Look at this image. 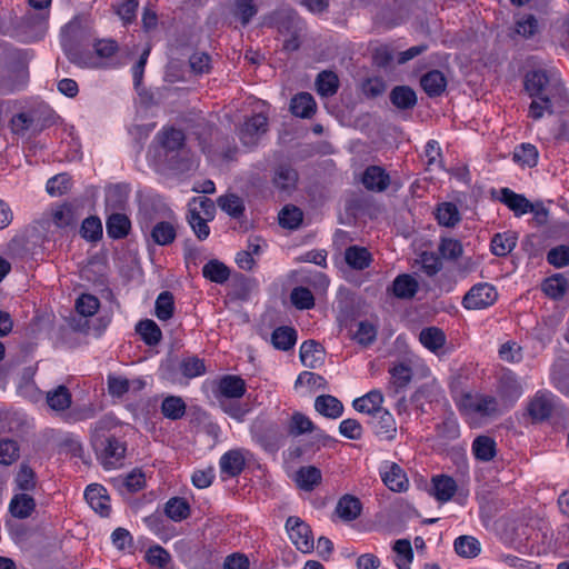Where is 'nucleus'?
<instances>
[{"mask_svg": "<svg viewBox=\"0 0 569 569\" xmlns=\"http://www.w3.org/2000/svg\"><path fill=\"white\" fill-rule=\"evenodd\" d=\"M525 89L532 99L528 117L535 121L562 112L569 106V94L556 70H533L526 74Z\"/></svg>", "mask_w": 569, "mask_h": 569, "instance_id": "f257e3e1", "label": "nucleus"}, {"mask_svg": "<svg viewBox=\"0 0 569 569\" xmlns=\"http://www.w3.org/2000/svg\"><path fill=\"white\" fill-rule=\"evenodd\" d=\"M118 423L110 416H103L90 428V443L97 459L104 469H116L126 456V442L117 433Z\"/></svg>", "mask_w": 569, "mask_h": 569, "instance_id": "f03ea898", "label": "nucleus"}, {"mask_svg": "<svg viewBox=\"0 0 569 569\" xmlns=\"http://www.w3.org/2000/svg\"><path fill=\"white\" fill-rule=\"evenodd\" d=\"M90 34L88 21L77 16L61 29L60 43L71 63L80 68L98 69L102 63L93 57V53L80 48L90 38Z\"/></svg>", "mask_w": 569, "mask_h": 569, "instance_id": "7ed1b4c3", "label": "nucleus"}, {"mask_svg": "<svg viewBox=\"0 0 569 569\" xmlns=\"http://www.w3.org/2000/svg\"><path fill=\"white\" fill-rule=\"evenodd\" d=\"M456 406L470 427L499 417L505 412L498 397L482 392H463L455 399Z\"/></svg>", "mask_w": 569, "mask_h": 569, "instance_id": "20e7f679", "label": "nucleus"}, {"mask_svg": "<svg viewBox=\"0 0 569 569\" xmlns=\"http://www.w3.org/2000/svg\"><path fill=\"white\" fill-rule=\"evenodd\" d=\"M271 24L284 37L283 48L287 51H295L299 48V36L303 29V22L296 11L289 8L277 10L271 16Z\"/></svg>", "mask_w": 569, "mask_h": 569, "instance_id": "39448f33", "label": "nucleus"}, {"mask_svg": "<svg viewBox=\"0 0 569 569\" xmlns=\"http://www.w3.org/2000/svg\"><path fill=\"white\" fill-rule=\"evenodd\" d=\"M497 391L498 399L506 411L523 395V387L519 377L515 372L507 370L499 378Z\"/></svg>", "mask_w": 569, "mask_h": 569, "instance_id": "423d86ee", "label": "nucleus"}, {"mask_svg": "<svg viewBox=\"0 0 569 569\" xmlns=\"http://www.w3.org/2000/svg\"><path fill=\"white\" fill-rule=\"evenodd\" d=\"M497 298L496 288L487 282H481L469 289L461 303L467 310H480L492 306Z\"/></svg>", "mask_w": 569, "mask_h": 569, "instance_id": "0eeeda50", "label": "nucleus"}, {"mask_svg": "<svg viewBox=\"0 0 569 569\" xmlns=\"http://www.w3.org/2000/svg\"><path fill=\"white\" fill-rule=\"evenodd\" d=\"M286 530L289 539L298 550L309 553L315 548L313 536L310 527L299 517L291 516L286 521Z\"/></svg>", "mask_w": 569, "mask_h": 569, "instance_id": "6e6552de", "label": "nucleus"}, {"mask_svg": "<svg viewBox=\"0 0 569 569\" xmlns=\"http://www.w3.org/2000/svg\"><path fill=\"white\" fill-rule=\"evenodd\" d=\"M83 214V206L79 201H70L53 206L50 210L52 223L59 229H72Z\"/></svg>", "mask_w": 569, "mask_h": 569, "instance_id": "1a4fd4ad", "label": "nucleus"}, {"mask_svg": "<svg viewBox=\"0 0 569 569\" xmlns=\"http://www.w3.org/2000/svg\"><path fill=\"white\" fill-rule=\"evenodd\" d=\"M379 476L383 485L393 492H406L409 489V479L406 471L396 462L385 460L379 466Z\"/></svg>", "mask_w": 569, "mask_h": 569, "instance_id": "9d476101", "label": "nucleus"}, {"mask_svg": "<svg viewBox=\"0 0 569 569\" xmlns=\"http://www.w3.org/2000/svg\"><path fill=\"white\" fill-rule=\"evenodd\" d=\"M48 14L44 12L28 11L19 21L18 28L24 41H38L47 32Z\"/></svg>", "mask_w": 569, "mask_h": 569, "instance_id": "9b49d317", "label": "nucleus"}, {"mask_svg": "<svg viewBox=\"0 0 569 569\" xmlns=\"http://www.w3.org/2000/svg\"><path fill=\"white\" fill-rule=\"evenodd\" d=\"M556 405L557 397L552 392L539 390L528 402V415L533 421H545L551 417Z\"/></svg>", "mask_w": 569, "mask_h": 569, "instance_id": "f8f14e48", "label": "nucleus"}, {"mask_svg": "<svg viewBox=\"0 0 569 569\" xmlns=\"http://www.w3.org/2000/svg\"><path fill=\"white\" fill-rule=\"evenodd\" d=\"M268 129V118L262 113L250 117L242 124L239 136L244 146H254L261 134Z\"/></svg>", "mask_w": 569, "mask_h": 569, "instance_id": "ddd939ff", "label": "nucleus"}, {"mask_svg": "<svg viewBox=\"0 0 569 569\" xmlns=\"http://www.w3.org/2000/svg\"><path fill=\"white\" fill-rule=\"evenodd\" d=\"M363 187L372 192L386 191L391 182L389 173L380 166H369L362 173Z\"/></svg>", "mask_w": 569, "mask_h": 569, "instance_id": "4468645a", "label": "nucleus"}, {"mask_svg": "<svg viewBox=\"0 0 569 569\" xmlns=\"http://www.w3.org/2000/svg\"><path fill=\"white\" fill-rule=\"evenodd\" d=\"M419 291V282L415 276L409 273L398 274L391 286L387 289L388 293H391L398 299L410 300Z\"/></svg>", "mask_w": 569, "mask_h": 569, "instance_id": "2eb2a0df", "label": "nucleus"}, {"mask_svg": "<svg viewBox=\"0 0 569 569\" xmlns=\"http://www.w3.org/2000/svg\"><path fill=\"white\" fill-rule=\"evenodd\" d=\"M84 498L92 510L101 517H108L110 513V498L107 489L98 483L89 485L84 491Z\"/></svg>", "mask_w": 569, "mask_h": 569, "instance_id": "dca6fc26", "label": "nucleus"}, {"mask_svg": "<svg viewBox=\"0 0 569 569\" xmlns=\"http://www.w3.org/2000/svg\"><path fill=\"white\" fill-rule=\"evenodd\" d=\"M497 199L507 206L516 217L533 211L532 203L523 194L516 193L509 188H501L498 191Z\"/></svg>", "mask_w": 569, "mask_h": 569, "instance_id": "f3484780", "label": "nucleus"}, {"mask_svg": "<svg viewBox=\"0 0 569 569\" xmlns=\"http://www.w3.org/2000/svg\"><path fill=\"white\" fill-rule=\"evenodd\" d=\"M370 425L376 435L391 440L396 437L397 426L393 416L382 407L371 413Z\"/></svg>", "mask_w": 569, "mask_h": 569, "instance_id": "a211bd4d", "label": "nucleus"}, {"mask_svg": "<svg viewBox=\"0 0 569 569\" xmlns=\"http://www.w3.org/2000/svg\"><path fill=\"white\" fill-rule=\"evenodd\" d=\"M458 489L456 480L447 475H437L431 478L430 495L441 503L450 501Z\"/></svg>", "mask_w": 569, "mask_h": 569, "instance_id": "6ab92c4d", "label": "nucleus"}, {"mask_svg": "<svg viewBox=\"0 0 569 569\" xmlns=\"http://www.w3.org/2000/svg\"><path fill=\"white\" fill-rule=\"evenodd\" d=\"M390 381L388 386L389 395L397 396L403 391L412 380V369L405 362H399L389 369Z\"/></svg>", "mask_w": 569, "mask_h": 569, "instance_id": "aec40b11", "label": "nucleus"}, {"mask_svg": "<svg viewBox=\"0 0 569 569\" xmlns=\"http://www.w3.org/2000/svg\"><path fill=\"white\" fill-rule=\"evenodd\" d=\"M244 449H232L223 453L219 461L221 473L229 477H236L242 472L246 466V453Z\"/></svg>", "mask_w": 569, "mask_h": 569, "instance_id": "412c9836", "label": "nucleus"}, {"mask_svg": "<svg viewBox=\"0 0 569 569\" xmlns=\"http://www.w3.org/2000/svg\"><path fill=\"white\" fill-rule=\"evenodd\" d=\"M362 511L359 498L352 495H343L337 502L335 515L343 522L356 520Z\"/></svg>", "mask_w": 569, "mask_h": 569, "instance_id": "4be33fe9", "label": "nucleus"}, {"mask_svg": "<svg viewBox=\"0 0 569 569\" xmlns=\"http://www.w3.org/2000/svg\"><path fill=\"white\" fill-rule=\"evenodd\" d=\"M161 147L166 150V157L170 160L173 152H183L184 134L181 130L174 128H164L157 134Z\"/></svg>", "mask_w": 569, "mask_h": 569, "instance_id": "5701e85b", "label": "nucleus"}, {"mask_svg": "<svg viewBox=\"0 0 569 569\" xmlns=\"http://www.w3.org/2000/svg\"><path fill=\"white\" fill-rule=\"evenodd\" d=\"M244 392V380L238 376L227 375L218 382V399H240Z\"/></svg>", "mask_w": 569, "mask_h": 569, "instance_id": "b1692460", "label": "nucleus"}, {"mask_svg": "<svg viewBox=\"0 0 569 569\" xmlns=\"http://www.w3.org/2000/svg\"><path fill=\"white\" fill-rule=\"evenodd\" d=\"M420 84L428 97H439L447 88V79L439 70H431L423 74Z\"/></svg>", "mask_w": 569, "mask_h": 569, "instance_id": "393cba45", "label": "nucleus"}, {"mask_svg": "<svg viewBox=\"0 0 569 569\" xmlns=\"http://www.w3.org/2000/svg\"><path fill=\"white\" fill-rule=\"evenodd\" d=\"M315 409L330 419H338L343 413L342 402L331 395L318 396L315 400Z\"/></svg>", "mask_w": 569, "mask_h": 569, "instance_id": "a878e982", "label": "nucleus"}, {"mask_svg": "<svg viewBox=\"0 0 569 569\" xmlns=\"http://www.w3.org/2000/svg\"><path fill=\"white\" fill-rule=\"evenodd\" d=\"M300 360L307 368H316L323 361V349L315 340L303 341L300 346Z\"/></svg>", "mask_w": 569, "mask_h": 569, "instance_id": "bb28decb", "label": "nucleus"}, {"mask_svg": "<svg viewBox=\"0 0 569 569\" xmlns=\"http://www.w3.org/2000/svg\"><path fill=\"white\" fill-rule=\"evenodd\" d=\"M515 33L523 39H531L540 31L539 20L531 13L515 16Z\"/></svg>", "mask_w": 569, "mask_h": 569, "instance_id": "cd10ccee", "label": "nucleus"}, {"mask_svg": "<svg viewBox=\"0 0 569 569\" xmlns=\"http://www.w3.org/2000/svg\"><path fill=\"white\" fill-rule=\"evenodd\" d=\"M471 449L476 459L483 462L492 460L497 455L496 441L491 437L485 435L478 436L472 441Z\"/></svg>", "mask_w": 569, "mask_h": 569, "instance_id": "c85d7f7f", "label": "nucleus"}, {"mask_svg": "<svg viewBox=\"0 0 569 569\" xmlns=\"http://www.w3.org/2000/svg\"><path fill=\"white\" fill-rule=\"evenodd\" d=\"M316 101L308 92L296 94L290 102L292 114L299 118H310L316 112Z\"/></svg>", "mask_w": 569, "mask_h": 569, "instance_id": "c756f323", "label": "nucleus"}, {"mask_svg": "<svg viewBox=\"0 0 569 569\" xmlns=\"http://www.w3.org/2000/svg\"><path fill=\"white\" fill-rule=\"evenodd\" d=\"M419 341L429 351L438 353L446 343V335L440 328L428 327L420 331Z\"/></svg>", "mask_w": 569, "mask_h": 569, "instance_id": "7c9ffc66", "label": "nucleus"}, {"mask_svg": "<svg viewBox=\"0 0 569 569\" xmlns=\"http://www.w3.org/2000/svg\"><path fill=\"white\" fill-rule=\"evenodd\" d=\"M151 239L158 246H168L177 237V224L173 221L157 222L150 232Z\"/></svg>", "mask_w": 569, "mask_h": 569, "instance_id": "2f4dec72", "label": "nucleus"}, {"mask_svg": "<svg viewBox=\"0 0 569 569\" xmlns=\"http://www.w3.org/2000/svg\"><path fill=\"white\" fill-rule=\"evenodd\" d=\"M383 395L380 390H371L362 397L353 400L355 410L361 413L371 415L382 407Z\"/></svg>", "mask_w": 569, "mask_h": 569, "instance_id": "473e14b6", "label": "nucleus"}, {"mask_svg": "<svg viewBox=\"0 0 569 569\" xmlns=\"http://www.w3.org/2000/svg\"><path fill=\"white\" fill-rule=\"evenodd\" d=\"M218 207L233 219H240L244 214L246 206L241 197L234 193L222 194L217 199Z\"/></svg>", "mask_w": 569, "mask_h": 569, "instance_id": "72a5a7b5", "label": "nucleus"}, {"mask_svg": "<svg viewBox=\"0 0 569 569\" xmlns=\"http://www.w3.org/2000/svg\"><path fill=\"white\" fill-rule=\"evenodd\" d=\"M270 342L276 349L288 351L297 342V331L287 326L278 327L272 331Z\"/></svg>", "mask_w": 569, "mask_h": 569, "instance_id": "f704fd0d", "label": "nucleus"}, {"mask_svg": "<svg viewBox=\"0 0 569 569\" xmlns=\"http://www.w3.org/2000/svg\"><path fill=\"white\" fill-rule=\"evenodd\" d=\"M106 228L111 239H122L128 236L131 222L123 213H112L107 219Z\"/></svg>", "mask_w": 569, "mask_h": 569, "instance_id": "c9c22d12", "label": "nucleus"}, {"mask_svg": "<svg viewBox=\"0 0 569 569\" xmlns=\"http://www.w3.org/2000/svg\"><path fill=\"white\" fill-rule=\"evenodd\" d=\"M321 471L315 466L299 468L295 477L298 487L305 491L313 490L321 482Z\"/></svg>", "mask_w": 569, "mask_h": 569, "instance_id": "e433bc0d", "label": "nucleus"}, {"mask_svg": "<svg viewBox=\"0 0 569 569\" xmlns=\"http://www.w3.org/2000/svg\"><path fill=\"white\" fill-rule=\"evenodd\" d=\"M272 181L279 190L291 191L297 184L298 173L290 166L281 164L276 169Z\"/></svg>", "mask_w": 569, "mask_h": 569, "instance_id": "4c0bfd02", "label": "nucleus"}, {"mask_svg": "<svg viewBox=\"0 0 569 569\" xmlns=\"http://www.w3.org/2000/svg\"><path fill=\"white\" fill-rule=\"evenodd\" d=\"M34 499L28 493L16 495L10 501V512L19 519L28 518L34 510Z\"/></svg>", "mask_w": 569, "mask_h": 569, "instance_id": "58836bf2", "label": "nucleus"}, {"mask_svg": "<svg viewBox=\"0 0 569 569\" xmlns=\"http://www.w3.org/2000/svg\"><path fill=\"white\" fill-rule=\"evenodd\" d=\"M345 259L350 268L363 270L370 266L371 254L363 247L351 246L346 250Z\"/></svg>", "mask_w": 569, "mask_h": 569, "instance_id": "ea45409f", "label": "nucleus"}, {"mask_svg": "<svg viewBox=\"0 0 569 569\" xmlns=\"http://www.w3.org/2000/svg\"><path fill=\"white\" fill-rule=\"evenodd\" d=\"M390 100L398 109H411L417 103L416 92L408 86H398L390 92Z\"/></svg>", "mask_w": 569, "mask_h": 569, "instance_id": "a19ab883", "label": "nucleus"}, {"mask_svg": "<svg viewBox=\"0 0 569 569\" xmlns=\"http://www.w3.org/2000/svg\"><path fill=\"white\" fill-rule=\"evenodd\" d=\"M202 276L211 282L222 284L229 279L230 270L221 261L212 259L202 267Z\"/></svg>", "mask_w": 569, "mask_h": 569, "instance_id": "79ce46f5", "label": "nucleus"}, {"mask_svg": "<svg viewBox=\"0 0 569 569\" xmlns=\"http://www.w3.org/2000/svg\"><path fill=\"white\" fill-rule=\"evenodd\" d=\"M542 291L552 299H561L568 290V280L561 274L557 273L547 278L541 286Z\"/></svg>", "mask_w": 569, "mask_h": 569, "instance_id": "37998d69", "label": "nucleus"}, {"mask_svg": "<svg viewBox=\"0 0 569 569\" xmlns=\"http://www.w3.org/2000/svg\"><path fill=\"white\" fill-rule=\"evenodd\" d=\"M144 383L141 380H129L124 377L109 376L108 390L112 397H122L131 388L142 389Z\"/></svg>", "mask_w": 569, "mask_h": 569, "instance_id": "c03bdc74", "label": "nucleus"}, {"mask_svg": "<svg viewBox=\"0 0 569 569\" xmlns=\"http://www.w3.org/2000/svg\"><path fill=\"white\" fill-rule=\"evenodd\" d=\"M136 331L148 346H157L162 338L159 326L150 319L139 321L136 326Z\"/></svg>", "mask_w": 569, "mask_h": 569, "instance_id": "a18cd8bd", "label": "nucleus"}, {"mask_svg": "<svg viewBox=\"0 0 569 569\" xmlns=\"http://www.w3.org/2000/svg\"><path fill=\"white\" fill-rule=\"evenodd\" d=\"M455 551L463 558H475L481 551L479 540L472 536H460L453 542Z\"/></svg>", "mask_w": 569, "mask_h": 569, "instance_id": "49530a36", "label": "nucleus"}, {"mask_svg": "<svg viewBox=\"0 0 569 569\" xmlns=\"http://www.w3.org/2000/svg\"><path fill=\"white\" fill-rule=\"evenodd\" d=\"M517 244V237L512 232L497 233L491 240V251L497 257L510 253Z\"/></svg>", "mask_w": 569, "mask_h": 569, "instance_id": "de8ad7c7", "label": "nucleus"}, {"mask_svg": "<svg viewBox=\"0 0 569 569\" xmlns=\"http://www.w3.org/2000/svg\"><path fill=\"white\" fill-rule=\"evenodd\" d=\"M47 403L54 411H63L71 405V393L64 386H58L47 393Z\"/></svg>", "mask_w": 569, "mask_h": 569, "instance_id": "09e8293b", "label": "nucleus"}, {"mask_svg": "<svg viewBox=\"0 0 569 569\" xmlns=\"http://www.w3.org/2000/svg\"><path fill=\"white\" fill-rule=\"evenodd\" d=\"M538 149L531 143H521L515 148L513 160L522 167H535L538 163Z\"/></svg>", "mask_w": 569, "mask_h": 569, "instance_id": "8fccbe9b", "label": "nucleus"}, {"mask_svg": "<svg viewBox=\"0 0 569 569\" xmlns=\"http://www.w3.org/2000/svg\"><path fill=\"white\" fill-rule=\"evenodd\" d=\"M186 403L181 397L168 396L162 400L161 412L170 420L181 419L186 413Z\"/></svg>", "mask_w": 569, "mask_h": 569, "instance_id": "3c124183", "label": "nucleus"}, {"mask_svg": "<svg viewBox=\"0 0 569 569\" xmlns=\"http://www.w3.org/2000/svg\"><path fill=\"white\" fill-rule=\"evenodd\" d=\"M164 512L173 521H182L190 515V506L186 499L174 497L167 501Z\"/></svg>", "mask_w": 569, "mask_h": 569, "instance_id": "603ef678", "label": "nucleus"}, {"mask_svg": "<svg viewBox=\"0 0 569 569\" xmlns=\"http://www.w3.org/2000/svg\"><path fill=\"white\" fill-rule=\"evenodd\" d=\"M174 311L173 296L169 291H162L156 299L154 313L161 321H167L172 318Z\"/></svg>", "mask_w": 569, "mask_h": 569, "instance_id": "864d4df0", "label": "nucleus"}, {"mask_svg": "<svg viewBox=\"0 0 569 569\" xmlns=\"http://www.w3.org/2000/svg\"><path fill=\"white\" fill-rule=\"evenodd\" d=\"M317 91L322 97L333 96L339 87V79L332 71H322L316 80Z\"/></svg>", "mask_w": 569, "mask_h": 569, "instance_id": "5fc2aeb1", "label": "nucleus"}, {"mask_svg": "<svg viewBox=\"0 0 569 569\" xmlns=\"http://www.w3.org/2000/svg\"><path fill=\"white\" fill-rule=\"evenodd\" d=\"M436 218L439 224L445 227H453L460 221V213L455 203L443 202L438 206Z\"/></svg>", "mask_w": 569, "mask_h": 569, "instance_id": "6e6d98bb", "label": "nucleus"}, {"mask_svg": "<svg viewBox=\"0 0 569 569\" xmlns=\"http://www.w3.org/2000/svg\"><path fill=\"white\" fill-rule=\"evenodd\" d=\"M188 222L199 240H206L210 234V228L204 218L200 216L197 207H190L188 212Z\"/></svg>", "mask_w": 569, "mask_h": 569, "instance_id": "4d7b16f0", "label": "nucleus"}, {"mask_svg": "<svg viewBox=\"0 0 569 569\" xmlns=\"http://www.w3.org/2000/svg\"><path fill=\"white\" fill-rule=\"evenodd\" d=\"M80 234L83 239L96 242L102 238V223L98 217L86 218L80 227Z\"/></svg>", "mask_w": 569, "mask_h": 569, "instance_id": "13d9d810", "label": "nucleus"}, {"mask_svg": "<svg viewBox=\"0 0 569 569\" xmlns=\"http://www.w3.org/2000/svg\"><path fill=\"white\" fill-rule=\"evenodd\" d=\"M279 224L287 229L298 228L303 219L302 211L295 206H286L279 212Z\"/></svg>", "mask_w": 569, "mask_h": 569, "instance_id": "bf43d9fd", "label": "nucleus"}, {"mask_svg": "<svg viewBox=\"0 0 569 569\" xmlns=\"http://www.w3.org/2000/svg\"><path fill=\"white\" fill-rule=\"evenodd\" d=\"M425 157L427 170H440L443 168L442 164V152L441 148L436 140H429L425 147Z\"/></svg>", "mask_w": 569, "mask_h": 569, "instance_id": "052dcab7", "label": "nucleus"}, {"mask_svg": "<svg viewBox=\"0 0 569 569\" xmlns=\"http://www.w3.org/2000/svg\"><path fill=\"white\" fill-rule=\"evenodd\" d=\"M315 430L313 422L301 412H295L288 425V432L291 436H300Z\"/></svg>", "mask_w": 569, "mask_h": 569, "instance_id": "680f3d73", "label": "nucleus"}, {"mask_svg": "<svg viewBox=\"0 0 569 569\" xmlns=\"http://www.w3.org/2000/svg\"><path fill=\"white\" fill-rule=\"evenodd\" d=\"M291 303L300 310L313 308L315 298L312 292L306 287H296L290 293Z\"/></svg>", "mask_w": 569, "mask_h": 569, "instance_id": "e2e57ef3", "label": "nucleus"}, {"mask_svg": "<svg viewBox=\"0 0 569 569\" xmlns=\"http://www.w3.org/2000/svg\"><path fill=\"white\" fill-rule=\"evenodd\" d=\"M180 372L188 379L202 376L206 372L203 360L197 357H188L181 360L179 365Z\"/></svg>", "mask_w": 569, "mask_h": 569, "instance_id": "0e129e2a", "label": "nucleus"}, {"mask_svg": "<svg viewBox=\"0 0 569 569\" xmlns=\"http://www.w3.org/2000/svg\"><path fill=\"white\" fill-rule=\"evenodd\" d=\"M71 179L67 173H59L47 181L46 190L51 197L64 194L70 189Z\"/></svg>", "mask_w": 569, "mask_h": 569, "instance_id": "69168bd1", "label": "nucleus"}, {"mask_svg": "<svg viewBox=\"0 0 569 569\" xmlns=\"http://www.w3.org/2000/svg\"><path fill=\"white\" fill-rule=\"evenodd\" d=\"M146 560L149 565L164 569L169 565L171 557L170 553L160 546H153L146 552Z\"/></svg>", "mask_w": 569, "mask_h": 569, "instance_id": "338daca9", "label": "nucleus"}, {"mask_svg": "<svg viewBox=\"0 0 569 569\" xmlns=\"http://www.w3.org/2000/svg\"><path fill=\"white\" fill-rule=\"evenodd\" d=\"M547 261L556 268L569 266V246L560 244L551 248L547 253Z\"/></svg>", "mask_w": 569, "mask_h": 569, "instance_id": "774afa93", "label": "nucleus"}]
</instances>
